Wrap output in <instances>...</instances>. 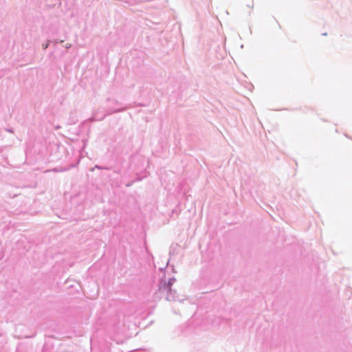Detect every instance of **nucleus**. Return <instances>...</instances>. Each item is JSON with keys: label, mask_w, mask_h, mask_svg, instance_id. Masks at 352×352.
I'll list each match as a JSON object with an SVG mask.
<instances>
[{"label": "nucleus", "mask_w": 352, "mask_h": 352, "mask_svg": "<svg viewBox=\"0 0 352 352\" xmlns=\"http://www.w3.org/2000/svg\"><path fill=\"white\" fill-rule=\"evenodd\" d=\"M249 8H250L251 10L254 8V3L253 2H251L250 4L248 5Z\"/></svg>", "instance_id": "f257e3e1"}]
</instances>
